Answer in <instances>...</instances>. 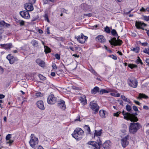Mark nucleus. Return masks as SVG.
<instances>
[{
    "label": "nucleus",
    "mask_w": 149,
    "mask_h": 149,
    "mask_svg": "<svg viewBox=\"0 0 149 149\" xmlns=\"http://www.w3.org/2000/svg\"><path fill=\"white\" fill-rule=\"evenodd\" d=\"M84 134V131L80 128L75 129L72 134V136L77 140H80L82 138Z\"/></svg>",
    "instance_id": "nucleus-1"
},
{
    "label": "nucleus",
    "mask_w": 149,
    "mask_h": 149,
    "mask_svg": "<svg viewBox=\"0 0 149 149\" xmlns=\"http://www.w3.org/2000/svg\"><path fill=\"white\" fill-rule=\"evenodd\" d=\"M122 114L124 116V118L126 120H130L131 121L136 122L138 119L137 117L135 116V115H137V114L135 113L134 115L133 114H131L128 112H125L124 111L122 112Z\"/></svg>",
    "instance_id": "nucleus-2"
},
{
    "label": "nucleus",
    "mask_w": 149,
    "mask_h": 149,
    "mask_svg": "<svg viewBox=\"0 0 149 149\" xmlns=\"http://www.w3.org/2000/svg\"><path fill=\"white\" fill-rule=\"evenodd\" d=\"M140 124L138 123H130L129 128L130 132L132 134L136 133L140 128Z\"/></svg>",
    "instance_id": "nucleus-3"
},
{
    "label": "nucleus",
    "mask_w": 149,
    "mask_h": 149,
    "mask_svg": "<svg viewBox=\"0 0 149 149\" xmlns=\"http://www.w3.org/2000/svg\"><path fill=\"white\" fill-rule=\"evenodd\" d=\"M87 144L92 145L93 147V149H100L102 146V143L99 139V141L97 140V142L94 141H89Z\"/></svg>",
    "instance_id": "nucleus-4"
},
{
    "label": "nucleus",
    "mask_w": 149,
    "mask_h": 149,
    "mask_svg": "<svg viewBox=\"0 0 149 149\" xmlns=\"http://www.w3.org/2000/svg\"><path fill=\"white\" fill-rule=\"evenodd\" d=\"M75 38L81 44L84 43L88 38V37L84 36L83 33H81L80 36H78L75 37Z\"/></svg>",
    "instance_id": "nucleus-5"
},
{
    "label": "nucleus",
    "mask_w": 149,
    "mask_h": 149,
    "mask_svg": "<svg viewBox=\"0 0 149 149\" xmlns=\"http://www.w3.org/2000/svg\"><path fill=\"white\" fill-rule=\"evenodd\" d=\"M109 42L110 43L111 45H113L114 46L120 45L123 42L120 39L117 40L115 38H113L109 41Z\"/></svg>",
    "instance_id": "nucleus-6"
},
{
    "label": "nucleus",
    "mask_w": 149,
    "mask_h": 149,
    "mask_svg": "<svg viewBox=\"0 0 149 149\" xmlns=\"http://www.w3.org/2000/svg\"><path fill=\"white\" fill-rule=\"evenodd\" d=\"M47 102L49 104H54L57 101V98L53 95H51L47 98Z\"/></svg>",
    "instance_id": "nucleus-7"
},
{
    "label": "nucleus",
    "mask_w": 149,
    "mask_h": 149,
    "mask_svg": "<svg viewBox=\"0 0 149 149\" xmlns=\"http://www.w3.org/2000/svg\"><path fill=\"white\" fill-rule=\"evenodd\" d=\"M90 107L95 111L94 113L95 114L96 113L98 112L99 107L96 103L94 102V101H93L90 102Z\"/></svg>",
    "instance_id": "nucleus-8"
},
{
    "label": "nucleus",
    "mask_w": 149,
    "mask_h": 149,
    "mask_svg": "<svg viewBox=\"0 0 149 149\" xmlns=\"http://www.w3.org/2000/svg\"><path fill=\"white\" fill-rule=\"evenodd\" d=\"M127 82L129 85L133 88H136L137 87L138 82L135 79H128L127 80Z\"/></svg>",
    "instance_id": "nucleus-9"
},
{
    "label": "nucleus",
    "mask_w": 149,
    "mask_h": 149,
    "mask_svg": "<svg viewBox=\"0 0 149 149\" xmlns=\"http://www.w3.org/2000/svg\"><path fill=\"white\" fill-rule=\"evenodd\" d=\"M38 139L37 138H34V139H31L29 141V143L32 148H35L38 144Z\"/></svg>",
    "instance_id": "nucleus-10"
},
{
    "label": "nucleus",
    "mask_w": 149,
    "mask_h": 149,
    "mask_svg": "<svg viewBox=\"0 0 149 149\" xmlns=\"http://www.w3.org/2000/svg\"><path fill=\"white\" fill-rule=\"evenodd\" d=\"M6 58L8 60L10 64H13L15 61H17L18 60L16 58H15L13 56H11V54L8 55L7 56Z\"/></svg>",
    "instance_id": "nucleus-11"
},
{
    "label": "nucleus",
    "mask_w": 149,
    "mask_h": 149,
    "mask_svg": "<svg viewBox=\"0 0 149 149\" xmlns=\"http://www.w3.org/2000/svg\"><path fill=\"white\" fill-rule=\"evenodd\" d=\"M128 136H127L123 138L121 140V144L123 147L125 148L129 144V142L127 141Z\"/></svg>",
    "instance_id": "nucleus-12"
},
{
    "label": "nucleus",
    "mask_w": 149,
    "mask_h": 149,
    "mask_svg": "<svg viewBox=\"0 0 149 149\" xmlns=\"http://www.w3.org/2000/svg\"><path fill=\"white\" fill-rule=\"evenodd\" d=\"M96 41L101 43H104L106 42V39L104 37L101 35H99L96 37L95 38Z\"/></svg>",
    "instance_id": "nucleus-13"
},
{
    "label": "nucleus",
    "mask_w": 149,
    "mask_h": 149,
    "mask_svg": "<svg viewBox=\"0 0 149 149\" xmlns=\"http://www.w3.org/2000/svg\"><path fill=\"white\" fill-rule=\"evenodd\" d=\"M135 26L137 29H143V27L146 26V25L144 23L137 21L136 22Z\"/></svg>",
    "instance_id": "nucleus-14"
},
{
    "label": "nucleus",
    "mask_w": 149,
    "mask_h": 149,
    "mask_svg": "<svg viewBox=\"0 0 149 149\" xmlns=\"http://www.w3.org/2000/svg\"><path fill=\"white\" fill-rule=\"evenodd\" d=\"M20 14L22 17L25 19H28L30 17L29 13L27 11H21L20 12Z\"/></svg>",
    "instance_id": "nucleus-15"
},
{
    "label": "nucleus",
    "mask_w": 149,
    "mask_h": 149,
    "mask_svg": "<svg viewBox=\"0 0 149 149\" xmlns=\"http://www.w3.org/2000/svg\"><path fill=\"white\" fill-rule=\"evenodd\" d=\"M58 107L64 110L66 109L65 102L63 100H61L58 102Z\"/></svg>",
    "instance_id": "nucleus-16"
},
{
    "label": "nucleus",
    "mask_w": 149,
    "mask_h": 149,
    "mask_svg": "<svg viewBox=\"0 0 149 149\" xmlns=\"http://www.w3.org/2000/svg\"><path fill=\"white\" fill-rule=\"evenodd\" d=\"M36 105L37 107L40 109L43 110L45 109L44 106L43 102L42 100H39L36 103Z\"/></svg>",
    "instance_id": "nucleus-17"
},
{
    "label": "nucleus",
    "mask_w": 149,
    "mask_h": 149,
    "mask_svg": "<svg viewBox=\"0 0 149 149\" xmlns=\"http://www.w3.org/2000/svg\"><path fill=\"white\" fill-rule=\"evenodd\" d=\"M26 10L28 11H31L33 9V6L31 3H28L25 5Z\"/></svg>",
    "instance_id": "nucleus-18"
},
{
    "label": "nucleus",
    "mask_w": 149,
    "mask_h": 149,
    "mask_svg": "<svg viewBox=\"0 0 149 149\" xmlns=\"http://www.w3.org/2000/svg\"><path fill=\"white\" fill-rule=\"evenodd\" d=\"M79 100L81 103L84 105H85L87 104V101L86 100V97L84 95H81L79 97Z\"/></svg>",
    "instance_id": "nucleus-19"
},
{
    "label": "nucleus",
    "mask_w": 149,
    "mask_h": 149,
    "mask_svg": "<svg viewBox=\"0 0 149 149\" xmlns=\"http://www.w3.org/2000/svg\"><path fill=\"white\" fill-rule=\"evenodd\" d=\"M111 142L109 141H106L102 145L104 149H109L111 147Z\"/></svg>",
    "instance_id": "nucleus-20"
},
{
    "label": "nucleus",
    "mask_w": 149,
    "mask_h": 149,
    "mask_svg": "<svg viewBox=\"0 0 149 149\" xmlns=\"http://www.w3.org/2000/svg\"><path fill=\"white\" fill-rule=\"evenodd\" d=\"M0 46L6 49H10L12 47V44L11 43L6 44H1Z\"/></svg>",
    "instance_id": "nucleus-21"
},
{
    "label": "nucleus",
    "mask_w": 149,
    "mask_h": 149,
    "mask_svg": "<svg viewBox=\"0 0 149 149\" xmlns=\"http://www.w3.org/2000/svg\"><path fill=\"white\" fill-rule=\"evenodd\" d=\"M81 7L85 11H87L91 8V6L85 3H83L81 5Z\"/></svg>",
    "instance_id": "nucleus-22"
},
{
    "label": "nucleus",
    "mask_w": 149,
    "mask_h": 149,
    "mask_svg": "<svg viewBox=\"0 0 149 149\" xmlns=\"http://www.w3.org/2000/svg\"><path fill=\"white\" fill-rule=\"evenodd\" d=\"M36 62L40 66L44 67L45 66V63L44 61L40 59H37L36 60Z\"/></svg>",
    "instance_id": "nucleus-23"
},
{
    "label": "nucleus",
    "mask_w": 149,
    "mask_h": 149,
    "mask_svg": "<svg viewBox=\"0 0 149 149\" xmlns=\"http://www.w3.org/2000/svg\"><path fill=\"white\" fill-rule=\"evenodd\" d=\"M99 89H100L99 87L95 86L91 90V92L92 94H95L97 92L99 93Z\"/></svg>",
    "instance_id": "nucleus-24"
},
{
    "label": "nucleus",
    "mask_w": 149,
    "mask_h": 149,
    "mask_svg": "<svg viewBox=\"0 0 149 149\" xmlns=\"http://www.w3.org/2000/svg\"><path fill=\"white\" fill-rule=\"evenodd\" d=\"M106 111L103 110H100V111L99 113L101 117L102 118H104L106 117L105 115L106 114Z\"/></svg>",
    "instance_id": "nucleus-25"
},
{
    "label": "nucleus",
    "mask_w": 149,
    "mask_h": 149,
    "mask_svg": "<svg viewBox=\"0 0 149 149\" xmlns=\"http://www.w3.org/2000/svg\"><path fill=\"white\" fill-rule=\"evenodd\" d=\"M148 98V96L144 94L140 93L139 94L138 98L141 99V98H144L147 99Z\"/></svg>",
    "instance_id": "nucleus-26"
},
{
    "label": "nucleus",
    "mask_w": 149,
    "mask_h": 149,
    "mask_svg": "<svg viewBox=\"0 0 149 149\" xmlns=\"http://www.w3.org/2000/svg\"><path fill=\"white\" fill-rule=\"evenodd\" d=\"M127 130V126L126 125L123 124L122 125V129L121 131L123 133L125 132Z\"/></svg>",
    "instance_id": "nucleus-27"
},
{
    "label": "nucleus",
    "mask_w": 149,
    "mask_h": 149,
    "mask_svg": "<svg viewBox=\"0 0 149 149\" xmlns=\"http://www.w3.org/2000/svg\"><path fill=\"white\" fill-rule=\"evenodd\" d=\"M44 47L45 48V53H47L50 52V49L48 47L44 45Z\"/></svg>",
    "instance_id": "nucleus-28"
},
{
    "label": "nucleus",
    "mask_w": 149,
    "mask_h": 149,
    "mask_svg": "<svg viewBox=\"0 0 149 149\" xmlns=\"http://www.w3.org/2000/svg\"><path fill=\"white\" fill-rule=\"evenodd\" d=\"M140 48L139 47H135L131 49V50L133 51L135 53H138L139 51Z\"/></svg>",
    "instance_id": "nucleus-29"
},
{
    "label": "nucleus",
    "mask_w": 149,
    "mask_h": 149,
    "mask_svg": "<svg viewBox=\"0 0 149 149\" xmlns=\"http://www.w3.org/2000/svg\"><path fill=\"white\" fill-rule=\"evenodd\" d=\"M101 131L102 130H100L99 131L95 130V132L94 133L95 136H100L102 133Z\"/></svg>",
    "instance_id": "nucleus-30"
},
{
    "label": "nucleus",
    "mask_w": 149,
    "mask_h": 149,
    "mask_svg": "<svg viewBox=\"0 0 149 149\" xmlns=\"http://www.w3.org/2000/svg\"><path fill=\"white\" fill-rule=\"evenodd\" d=\"M108 91L103 89H102L100 91H99V94H102L104 93H108Z\"/></svg>",
    "instance_id": "nucleus-31"
},
{
    "label": "nucleus",
    "mask_w": 149,
    "mask_h": 149,
    "mask_svg": "<svg viewBox=\"0 0 149 149\" xmlns=\"http://www.w3.org/2000/svg\"><path fill=\"white\" fill-rule=\"evenodd\" d=\"M31 43L34 46H37L38 44V42L34 40H32Z\"/></svg>",
    "instance_id": "nucleus-32"
},
{
    "label": "nucleus",
    "mask_w": 149,
    "mask_h": 149,
    "mask_svg": "<svg viewBox=\"0 0 149 149\" xmlns=\"http://www.w3.org/2000/svg\"><path fill=\"white\" fill-rule=\"evenodd\" d=\"M121 98L125 101L129 102L130 100H128L127 98L126 97L122 95L121 96Z\"/></svg>",
    "instance_id": "nucleus-33"
},
{
    "label": "nucleus",
    "mask_w": 149,
    "mask_h": 149,
    "mask_svg": "<svg viewBox=\"0 0 149 149\" xmlns=\"http://www.w3.org/2000/svg\"><path fill=\"white\" fill-rule=\"evenodd\" d=\"M85 129L86 130L88 133L90 132V129L89 127L87 125H85L84 126Z\"/></svg>",
    "instance_id": "nucleus-34"
},
{
    "label": "nucleus",
    "mask_w": 149,
    "mask_h": 149,
    "mask_svg": "<svg viewBox=\"0 0 149 149\" xmlns=\"http://www.w3.org/2000/svg\"><path fill=\"white\" fill-rule=\"evenodd\" d=\"M136 62L137 64L140 63L141 65L143 64L139 56H138V59L136 60Z\"/></svg>",
    "instance_id": "nucleus-35"
},
{
    "label": "nucleus",
    "mask_w": 149,
    "mask_h": 149,
    "mask_svg": "<svg viewBox=\"0 0 149 149\" xmlns=\"http://www.w3.org/2000/svg\"><path fill=\"white\" fill-rule=\"evenodd\" d=\"M126 109L128 112H130L132 110V108L130 106L127 104L126 106Z\"/></svg>",
    "instance_id": "nucleus-36"
},
{
    "label": "nucleus",
    "mask_w": 149,
    "mask_h": 149,
    "mask_svg": "<svg viewBox=\"0 0 149 149\" xmlns=\"http://www.w3.org/2000/svg\"><path fill=\"white\" fill-rule=\"evenodd\" d=\"M128 66L132 69L134 68L137 67V65H136L132 64H128Z\"/></svg>",
    "instance_id": "nucleus-37"
},
{
    "label": "nucleus",
    "mask_w": 149,
    "mask_h": 149,
    "mask_svg": "<svg viewBox=\"0 0 149 149\" xmlns=\"http://www.w3.org/2000/svg\"><path fill=\"white\" fill-rule=\"evenodd\" d=\"M38 77L41 80H45L46 79V78L41 74H39Z\"/></svg>",
    "instance_id": "nucleus-38"
},
{
    "label": "nucleus",
    "mask_w": 149,
    "mask_h": 149,
    "mask_svg": "<svg viewBox=\"0 0 149 149\" xmlns=\"http://www.w3.org/2000/svg\"><path fill=\"white\" fill-rule=\"evenodd\" d=\"M143 52L145 53H146L149 55V48H145Z\"/></svg>",
    "instance_id": "nucleus-39"
},
{
    "label": "nucleus",
    "mask_w": 149,
    "mask_h": 149,
    "mask_svg": "<svg viewBox=\"0 0 149 149\" xmlns=\"http://www.w3.org/2000/svg\"><path fill=\"white\" fill-rule=\"evenodd\" d=\"M104 31L107 33H109L110 32V29L108 26H106L105 28Z\"/></svg>",
    "instance_id": "nucleus-40"
},
{
    "label": "nucleus",
    "mask_w": 149,
    "mask_h": 149,
    "mask_svg": "<svg viewBox=\"0 0 149 149\" xmlns=\"http://www.w3.org/2000/svg\"><path fill=\"white\" fill-rule=\"evenodd\" d=\"M111 33L113 36L117 35V33L115 29H113L111 31Z\"/></svg>",
    "instance_id": "nucleus-41"
},
{
    "label": "nucleus",
    "mask_w": 149,
    "mask_h": 149,
    "mask_svg": "<svg viewBox=\"0 0 149 149\" xmlns=\"http://www.w3.org/2000/svg\"><path fill=\"white\" fill-rule=\"evenodd\" d=\"M11 135L10 134H8L6 137V140L7 141L9 140L11 138Z\"/></svg>",
    "instance_id": "nucleus-42"
},
{
    "label": "nucleus",
    "mask_w": 149,
    "mask_h": 149,
    "mask_svg": "<svg viewBox=\"0 0 149 149\" xmlns=\"http://www.w3.org/2000/svg\"><path fill=\"white\" fill-rule=\"evenodd\" d=\"M143 19L147 21H149V15L148 16H143Z\"/></svg>",
    "instance_id": "nucleus-43"
},
{
    "label": "nucleus",
    "mask_w": 149,
    "mask_h": 149,
    "mask_svg": "<svg viewBox=\"0 0 149 149\" xmlns=\"http://www.w3.org/2000/svg\"><path fill=\"white\" fill-rule=\"evenodd\" d=\"M5 24V22L3 21H0V27L2 28L4 27V24Z\"/></svg>",
    "instance_id": "nucleus-44"
},
{
    "label": "nucleus",
    "mask_w": 149,
    "mask_h": 149,
    "mask_svg": "<svg viewBox=\"0 0 149 149\" xmlns=\"http://www.w3.org/2000/svg\"><path fill=\"white\" fill-rule=\"evenodd\" d=\"M111 95L115 97H119L120 96V94L119 93H111Z\"/></svg>",
    "instance_id": "nucleus-45"
},
{
    "label": "nucleus",
    "mask_w": 149,
    "mask_h": 149,
    "mask_svg": "<svg viewBox=\"0 0 149 149\" xmlns=\"http://www.w3.org/2000/svg\"><path fill=\"white\" fill-rule=\"evenodd\" d=\"M45 20L47 21L48 22H49V20L48 17V16L47 14H45Z\"/></svg>",
    "instance_id": "nucleus-46"
},
{
    "label": "nucleus",
    "mask_w": 149,
    "mask_h": 149,
    "mask_svg": "<svg viewBox=\"0 0 149 149\" xmlns=\"http://www.w3.org/2000/svg\"><path fill=\"white\" fill-rule=\"evenodd\" d=\"M55 56L56 58L58 60H59L60 58V55L58 54H55Z\"/></svg>",
    "instance_id": "nucleus-47"
},
{
    "label": "nucleus",
    "mask_w": 149,
    "mask_h": 149,
    "mask_svg": "<svg viewBox=\"0 0 149 149\" xmlns=\"http://www.w3.org/2000/svg\"><path fill=\"white\" fill-rule=\"evenodd\" d=\"M90 71L94 74L96 75L97 74V73L93 68H91L90 69Z\"/></svg>",
    "instance_id": "nucleus-48"
},
{
    "label": "nucleus",
    "mask_w": 149,
    "mask_h": 149,
    "mask_svg": "<svg viewBox=\"0 0 149 149\" xmlns=\"http://www.w3.org/2000/svg\"><path fill=\"white\" fill-rule=\"evenodd\" d=\"M36 95L38 97H40L42 96V94L40 92H38L36 93Z\"/></svg>",
    "instance_id": "nucleus-49"
},
{
    "label": "nucleus",
    "mask_w": 149,
    "mask_h": 149,
    "mask_svg": "<svg viewBox=\"0 0 149 149\" xmlns=\"http://www.w3.org/2000/svg\"><path fill=\"white\" fill-rule=\"evenodd\" d=\"M121 112H117L116 113H113V116L116 117H118L119 116V114Z\"/></svg>",
    "instance_id": "nucleus-50"
},
{
    "label": "nucleus",
    "mask_w": 149,
    "mask_h": 149,
    "mask_svg": "<svg viewBox=\"0 0 149 149\" xmlns=\"http://www.w3.org/2000/svg\"><path fill=\"white\" fill-rule=\"evenodd\" d=\"M109 57H111L113 59L115 60H116L117 59L116 56L113 55H110Z\"/></svg>",
    "instance_id": "nucleus-51"
},
{
    "label": "nucleus",
    "mask_w": 149,
    "mask_h": 149,
    "mask_svg": "<svg viewBox=\"0 0 149 149\" xmlns=\"http://www.w3.org/2000/svg\"><path fill=\"white\" fill-rule=\"evenodd\" d=\"M13 142V140L10 139L9 140L7 141L6 142V143H9L11 144Z\"/></svg>",
    "instance_id": "nucleus-52"
},
{
    "label": "nucleus",
    "mask_w": 149,
    "mask_h": 149,
    "mask_svg": "<svg viewBox=\"0 0 149 149\" xmlns=\"http://www.w3.org/2000/svg\"><path fill=\"white\" fill-rule=\"evenodd\" d=\"M19 24H20L21 26L24 25V22L23 20H20Z\"/></svg>",
    "instance_id": "nucleus-53"
},
{
    "label": "nucleus",
    "mask_w": 149,
    "mask_h": 149,
    "mask_svg": "<svg viewBox=\"0 0 149 149\" xmlns=\"http://www.w3.org/2000/svg\"><path fill=\"white\" fill-rule=\"evenodd\" d=\"M84 16H86L88 17H91L92 15V14L91 13H89L88 14H84Z\"/></svg>",
    "instance_id": "nucleus-54"
},
{
    "label": "nucleus",
    "mask_w": 149,
    "mask_h": 149,
    "mask_svg": "<svg viewBox=\"0 0 149 149\" xmlns=\"http://www.w3.org/2000/svg\"><path fill=\"white\" fill-rule=\"evenodd\" d=\"M52 66L53 68L54 69H57V66L56 65V64L55 63H54L52 64Z\"/></svg>",
    "instance_id": "nucleus-55"
},
{
    "label": "nucleus",
    "mask_w": 149,
    "mask_h": 149,
    "mask_svg": "<svg viewBox=\"0 0 149 149\" xmlns=\"http://www.w3.org/2000/svg\"><path fill=\"white\" fill-rule=\"evenodd\" d=\"M74 120L75 121H80L81 120H80V116H77V118L75 119Z\"/></svg>",
    "instance_id": "nucleus-56"
},
{
    "label": "nucleus",
    "mask_w": 149,
    "mask_h": 149,
    "mask_svg": "<svg viewBox=\"0 0 149 149\" xmlns=\"http://www.w3.org/2000/svg\"><path fill=\"white\" fill-rule=\"evenodd\" d=\"M133 109L135 111H138L137 107L136 106H133Z\"/></svg>",
    "instance_id": "nucleus-57"
},
{
    "label": "nucleus",
    "mask_w": 149,
    "mask_h": 149,
    "mask_svg": "<svg viewBox=\"0 0 149 149\" xmlns=\"http://www.w3.org/2000/svg\"><path fill=\"white\" fill-rule=\"evenodd\" d=\"M36 1V0H29V3H31V4H34L35 3Z\"/></svg>",
    "instance_id": "nucleus-58"
},
{
    "label": "nucleus",
    "mask_w": 149,
    "mask_h": 149,
    "mask_svg": "<svg viewBox=\"0 0 149 149\" xmlns=\"http://www.w3.org/2000/svg\"><path fill=\"white\" fill-rule=\"evenodd\" d=\"M142 45V46H147L148 45V43L146 42H143V43H141Z\"/></svg>",
    "instance_id": "nucleus-59"
},
{
    "label": "nucleus",
    "mask_w": 149,
    "mask_h": 149,
    "mask_svg": "<svg viewBox=\"0 0 149 149\" xmlns=\"http://www.w3.org/2000/svg\"><path fill=\"white\" fill-rule=\"evenodd\" d=\"M10 26V25L9 24H7L5 22V24H4V27H8V26Z\"/></svg>",
    "instance_id": "nucleus-60"
},
{
    "label": "nucleus",
    "mask_w": 149,
    "mask_h": 149,
    "mask_svg": "<svg viewBox=\"0 0 149 149\" xmlns=\"http://www.w3.org/2000/svg\"><path fill=\"white\" fill-rule=\"evenodd\" d=\"M75 48L76 50H78L79 51L82 50L81 48L80 47H75Z\"/></svg>",
    "instance_id": "nucleus-61"
},
{
    "label": "nucleus",
    "mask_w": 149,
    "mask_h": 149,
    "mask_svg": "<svg viewBox=\"0 0 149 149\" xmlns=\"http://www.w3.org/2000/svg\"><path fill=\"white\" fill-rule=\"evenodd\" d=\"M140 11H143L144 12H145L146 11V10L144 8L142 7L140 9Z\"/></svg>",
    "instance_id": "nucleus-62"
},
{
    "label": "nucleus",
    "mask_w": 149,
    "mask_h": 149,
    "mask_svg": "<svg viewBox=\"0 0 149 149\" xmlns=\"http://www.w3.org/2000/svg\"><path fill=\"white\" fill-rule=\"evenodd\" d=\"M72 88L74 89H76V90H78L79 89V88L78 87H77L75 86H72Z\"/></svg>",
    "instance_id": "nucleus-63"
},
{
    "label": "nucleus",
    "mask_w": 149,
    "mask_h": 149,
    "mask_svg": "<svg viewBox=\"0 0 149 149\" xmlns=\"http://www.w3.org/2000/svg\"><path fill=\"white\" fill-rule=\"evenodd\" d=\"M143 108L146 110H148L149 109V108L147 106H144Z\"/></svg>",
    "instance_id": "nucleus-64"
}]
</instances>
